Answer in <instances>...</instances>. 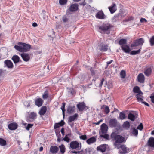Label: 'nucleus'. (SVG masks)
I'll return each instance as SVG.
<instances>
[{
    "mask_svg": "<svg viewBox=\"0 0 154 154\" xmlns=\"http://www.w3.org/2000/svg\"><path fill=\"white\" fill-rule=\"evenodd\" d=\"M108 127L107 125L105 124H103L101 126V131L100 133H101L102 134H106L107 131Z\"/></svg>",
    "mask_w": 154,
    "mask_h": 154,
    "instance_id": "10",
    "label": "nucleus"
},
{
    "mask_svg": "<svg viewBox=\"0 0 154 154\" xmlns=\"http://www.w3.org/2000/svg\"><path fill=\"white\" fill-rule=\"evenodd\" d=\"M133 92L134 93L137 94H139L142 92L140 90L139 87L137 86H135L134 87L133 89Z\"/></svg>",
    "mask_w": 154,
    "mask_h": 154,
    "instance_id": "34",
    "label": "nucleus"
},
{
    "mask_svg": "<svg viewBox=\"0 0 154 154\" xmlns=\"http://www.w3.org/2000/svg\"><path fill=\"white\" fill-rule=\"evenodd\" d=\"M66 103H62V106L61 107V109L62 111V113L63 116V117L65 116V106Z\"/></svg>",
    "mask_w": 154,
    "mask_h": 154,
    "instance_id": "41",
    "label": "nucleus"
},
{
    "mask_svg": "<svg viewBox=\"0 0 154 154\" xmlns=\"http://www.w3.org/2000/svg\"><path fill=\"white\" fill-rule=\"evenodd\" d=\"M20 55L23 60L25 62L29 61L30 59V55L28 53L23 52Z\"/></svg>",
    "mask_w": 154,
    "mask_h": 154,
    "instance_id": "7",
    "label": "nucleus"
},
{
    "mask_svg": "<svg viewBox=\"0 0 154 154\" xmlns=\"http://www.w3.org/2000/svg\"><path fill=\"white\" fill-rule=\"evenodd\" d=\"M78 8V5L77 4H74L72 5L69 7V10L72 12L76 11Z\"/></svg>",
    "mask_w": 154,
    "mask_h": 154,
    "instance_id": "16",
    "label": "nucleus"
},
{
    "mask_svg": "<svg viewBox=\"0 0 154 154\" xmlns=\"http://www.w3.org/2000/svg\"><path fill=\"white\" fill-rule=\"evenodd\" d=\"M78 117V114L77 113L75 114L74 115L69 116L68 119V122H71L75 120H77Z\"/></svg>",
    "mask_w": 154,
    "mask_h": 154,
    "instance_id": "20",
    "label": "nucleus"
},
{
    "mask_svg": "<svg viewBox=\"0 0 154 154\" xmlns=\"http://www.w3.org/2000/svg\"><path fill=\"white\" fill-rule=\"evenodd\" d=\"M132 133L134 136H137L138 134V131L135 128H134L132 129Z\"/></svg>",
    "mask_w": 154,
    "mask_h": 154,
    "instance_id": "48",
    "label": "nucleus"
},
{
    "mask_svg": "<svg viewBox=\"0 0 154 154\" xmlns=\"http://www.w3.org/2000/svg\"><path fill=\"white\" fill-rule=\"evenodd\" d=\"M64 122L62 120L60 122L57 123H56L54 125V128L55 130L56 129L60 126H62L64 124Z\"/></svg>",
    "mask_w": 154,
    "mask_h": 154,
    "instance_id": "24",
    "label": "nucleus"
},
{
    "mask_svg": "<svg viewBox=\"0 0 154 154\" xmlns=\"http://www.w3.org/2000/svg\"><path fill=\"white\" fill-rule=\"evenodd\" d=\"M81 144H79V143L76 141H72L70 143V146L72 149H77L80 150L81 148Z\"/></svg>",
    "mask_w": 154,
    "mask_h": 154,
    "instance_id": "4",
    "label": "nucleus"
},
{
    "mask_svg": "<svg viewBox=\"0 0 154 154\" xmlns=\"http://www.w3.org/2000/svg\"><path fill=\"white\" fill-rule=\"evenodd\" d=\"M48 91H46L44 92V94H43L42 98L44 99H46L48 97Z\"/></svg>",
    "mask_w": 154,
    "mask_h": 154,
    "instance_id": "45",
    "label": "nucleus"
},
{
    "mask_svg": "<svg viewBox=\"0 0 154 154\" xmlns=\"http://www.w3.org/2000/svg\"><path fill=\"white\" fill-rule=\"evenodd\" d=\"M103 108H105V112L106 114H108L109 112V109L108 106L106 105H103L101 107V109H102Z\"/></svg>",
    "mask_w": 154,
    "mask_h": 154,
    "instance_id": "35",
    "label": "nucleus"
},
{
    "mask_svg": "<svg viewBox=\"0 0 154 154\" xmlns=\"http://www.w3.org/2000/svg\"><path fill=\"white\" fill-rule=\"evenodd\" d=\"M6 142L5 140L2 138H0V145L2 146L6 145Z\"/></svg>",
    "mask_w": 154,
    "mask_h": 154,
    "instance_id": "43",
    "label": "nucleus"
},
{
    "mask_svg": "<svg viewBox=\"0 0 154 154\" xmlns=\"http://www.w3.org/2000/svg\"><path fill=\"white\" fill-rule=\"evenodd\" d=\"M71 136L70 134H68L65 135V137L62 140V141L64 140L67 143L69 142L70 139L68 137V136L70 137Z\"/></svg>",
    "mask_w": 154,
    "mask_h": 154,
    "instance_id": "37",
    "label": "nucleus"
},
{
    "mask_svg": "<svg viewBox=\"0 0 154 154\" xmlns=\"http://www.w3.org/2000/svg\"><path fill=\"white\" fill-rule=\"evenodd\" d=\"M141 103L144 104L145 105L147 106L148 107L149 106V105L145 101H141Z\"/></svg>",
    "mask_w": 154,
    "mask_h": 154,
    "instance_id": "61",
    "label": "nucleus"
},
{
    "mask_svg": "<svg viewBox=\"0 0 154 154\" xmlns=\"http://www.w3.org/2000/svg\"><path fill=\"white\" fill-rule=\"evenodd\" d=\"M152 73V69L151 68L149 67L146 69L144 71V73L145 75L148 76H149Z\"/></svg>",
    "mask_w": 154,
    "mask_h": 154,
    "instance_id": "31",
    "label": "nucleus"
},
{
    "mask_svg": "<svg viewBox=\"0 0 154 154\" xmlns=\"http://www.w3.org/2000/svg\"><path fill=\"white\" fill-rule=\"evenodd\" d=\"M127 43V40L125 39H120L119 42V44L121 46L126 44Z\"/></svg>",
    "mask_w": 154,
    "mask_h": 154,
    "instance_id": "39",
    "label": "nucleus"
},
{
    "mask_svg": "<svg viewBox=\"0 0 154 154\" xmlns=\"http://www.w3.org/2000/svg\"><path fill=\"white\" fill-rule=\"evenodd\" d=\"M24 104L25 106L27 107H29L30 106L29 103L27 101H25L24 102Z\"/></svg>",
    "mask_w": 154,
    "mask_h": 154,
    "instance_id": "58",
    "label": "nucleus"
},
{
    "mask_svg": "<svg viewBox=\"0 0 154 154\" xmlns=\"http://www.w3.org/2000/svg\"><path fill=\"white\" fill-rule=\"evenodd\" d=\"M113 62L112 60H111L109 61H108L106 62V63L107 65H109V64H110L112 63V62Z\"/></svg>",
    "mask_w": 154,
    "mask_h": 154,
    "instance_id": "63",
    "label": "nucleus"
},
{
    "mask_svg": "<svg viewBox=\"0 0 154 154\" xmlns=\"http://www.w3.org/2000/svg\"><path fill=\"white\" fill-rule=\"evenodd\" d=\"M140 21L141 23L146 22H147V20L146 19L143 18L140 19Z\"/></svg>",
    "mask_w": 154,
    "mask_h": 154,
    "instance_id": "57",
    "label": "nucleus"
},
{
    "mask_svg": "<svg viewBox=\"0 0 154 154\" xmlns=\"http://www.w3.org/2000/svg\"><path fill=\"white\" fill-rule=\"evenodd\" d=\"M150 97L151 98L152 102L154 103V93L152 94Z\"/></svg>",
    "mask_w": 154,
    "mask_h": 154,
    "instance_id": "55",
    "label": "nucleus"
},
{
    "mask_svg": "<svg viewBox=\"0 0 154 154\" xmlns=\"http://www.w3.org/2000/svg\"><path fill=\"white\" fill-rule=\"evenodd\" d=\"M117 123L116 119H112L110 120L109 125L112 127H115L117 125Z\"/></svg>",
    "mask_w": 154,
    "mask_h": 154,
    "instance_id": "14",
    "label": "nucleus"
},
{
    "mask_svg": "<svg viewBox=\"0 0 154 154\" xmlns=\"http://www.w3.org/2000/svg\"><path fill=\"white\" fill-rule=\"evenodd\" d=\"M17 128V125L15 123H12L9 124L8 125V128L11 130L16 129Z\"/></svg>",
    "mask_w": 154,
    "mask_h": 154,
    "instance_id": "13",
    "label": "nucleus"
},
{
    "mask_svg": "<svg viewBox=\"0 0 154 154\" xmlns=\"http://www.w3.org/2000/svg\"><path fill=\"white\" fill-rule=\"evenodd\" d=\"M100 134L101 137H102L104 138L108 139L109 138V135L107 134H100Z\"/></svg>",
    "mask_w": 154,
    "mask_h": 154,
    "instance_id": "49",
    "label": "nucleus"
},
{
    "mask_svg": "<svg viewBox=\"0 0 154 154\" xmlns=\"http://www.w3.org/2000/svg\"><path fill=\"white\" fill-rule=\"evenodd\" d=\"M104 79L102 78V80H101V82L99 85V87H101L102 85H103V82L104 81Z\"/></svg>",
    "mask_w": 154,
    "mask_h": 154,
    "instance_id": "60",
    "label": "nucleus"
},
{
    "mask_svg": "<svg viewBox=\"0 0 154 154\" xmlns=\"http://www.w3.org/2000/svg\"><path fill=\"white\" fill-rule=\"evenodd\" d=\"M123 127L125 128L128 129L130 127V124L129 122L126 121L124 122L123 125Z\"/></svg>",
    "mask_w": 154,
    "mask_h": 154,
    "instance_id": "36",
    "label": "nucleus"
},
{
    "mask_svg": "<svg viewBox=\"0 0 154 154\" xmlns=\"http://www.w3.org/2000/svg\"><path fill=\"white\" fill-rule=\"evenodd\" d=\"M20 59L19 57L16 55L13 56L12 58V60L15 64L18 63Z\"/></svg>",
    "mask_w": 154,
    "mask_h": 154,
    "instance_id": "32",
    "label": "nucleus"
},
{
    "mask_svg": "<svg viewBox=\"0 0 154 154\" xmlns=\"http://www.w3.org/2000/svg\"><path fill=\"white\" fill-rule=\"evenodd\" d=\"M96 17L99 19H104L106 18L104 13L102 11H99L96 14Z\"/></svg>",
    "mask_w": 154,
    "mask_h": 154,
    "instance_id": "11",
    "label": "nucleus"
},
{
    "mask_svg": "<svg viewBox=\"0 0 154 154\" xmlns=\"http://www.w3.org/2000/svg\"><path fill=\"white\" fill-rule=\"evenodd\" d=\"M33 125V124H28L26 127V129L27 130H29L30 128H31Z\"/></svg>",
    "mask_w": 154,
    "mask_h": 154,
    "instance_id": "52",
    "label": "nucleus"
},
{
    "mask_svg": "<svg viewBox=\"0 0 154 154\" xmlns=\"http://www.w3.org/2000/svg\"><path fill=\"white\" fill-rule=\"evenodd\" d=\"M58 147L56 146H52L50 148V151L52 153H56L58 151Z\"/></svg>",
    "mask_w": 154,
    "mask_h": 154,
    "instance_id": "23",
    "label": "nucleus"
},
{
    "mask_svg": "<svg viewBox=\"0 0 154 154\" xmlns=\"http://www.w3.org/2000/svg\"><path fill=\"white\" fill-rule=\"evenodd\" d=\"M108 8L111 13H114L116 10V7L115 4L113 3L112 5L109 7Z\"/></svg>",
    "mask_w": 154,
    "mask_h": 154,
    "instance_id": "22",
    "label": "nucleus"
},
{
    "mask_svg": "<svg viewBox=\"0 0 154 154\" xmlns=\"http://www.w3.org/2000/svg\"><path fill=\"white\" fill-rule=\"evenodd\" d=\"M148 146L154 148V138L150 137L148 142Z\"/></svg>",
    "mask_w": 154,
    "mask_h": 154,
    "instance_id": "19",
    "label": "nucleus"
},
{
    "mask_svg": "<svg viewBox=\"0 0 154 154\" xmlns=\"http://www.w3.org/2000/svg\"><path fill=\"white\" fill-rule=\"evenodd\" d=\"M63 22H66L68 20V19L66 17L63 16Z\"/></svg>",
    "mask_w": 154,
    "mask_h": 154,
    "instance_id": "59",
    "label": "nucleus"
},
{
    "mask_svg": "<svg viewBox=\"0 0 154 154\" xmlns=\"http://www.w3.org/2000/svg\"><path fill=\"white\" fill-rule=\"evenodd\" d=\"M120 75L122 78H125L126 75L125 71V70H122L120 72Z\"/></svg>",
    "mask_w": 154,
    "mask_h": 154,
    "instance_id": "44",
    "label": "nucleus"
},
{
    "mask_svg": "<svg viewBox=\"0 0 154 154\" xmlns=\"http://www.w3.org/2000/svg\"><path fill=\"white\" fill-rule=\"evenodd\" d=\"M150 45L151 46L154 45V36H152L149 40Z\"/></svg>",
    "mask_w": 154,
    "mask_h": 154,
    "instance_id": "47",
    "label": "nucleus"
},
{
    "mask_svg": "<svg viewBox=\"0 0 154 154\" xmlns=\"http://www.w3.org/2000/svg\"><path fill=\"white\" fill-rule=\"evenodd\" d=\"M100 48H99L100 50L102 51H106L108 49V45L106 44H100Z\"/></svg>",
    "mask_w": 154,
    "mask_h": 154,
    "instance_id": "25",
    "label": "nucleus"
},
{
    "mask_svg": "<svg viewBox=\"0 0 154 154\" xmlns=\"http://www.w3.org/2000/svg\"><path fill=\"white\" fill-rule=\"evenodd\" d=\"M55 132L56 136L57 137H60L61 136L59 131L55 130Z\"/></svg>",
    "mask_w": 154,
    "mask_h": 154,
    "instance_id": "53",
    "label": "nucleus"
},
{
    "mask_svg": "<svg viewBox=\"0 0 154 154\" xmlns=\"http://www.w3.org/2000/svg\"><path fill=\"white\" fill-rule=\"evenodd\" d=\"M140 49H139L137 50L132 51L130 53V54L131 55H136L140 53Z\"/></svg>",
    "mask_w": 154,
    "mask_h": 154,
    "instance_id": "42",
    "label": "nucleus"
},
{
    "mask_svg": "<svg viewBox=\"0 0 154 154\" xmlns=\"http://www.w3.org/2000/svg\"><path fill=\"white\" fill-rule=\"evenodd\" d=\"M135 115H134L132 113H129L128 115V118L132 121H134L137 118Z\"/></svg>",
    "mask_w": 154,
    "mask_h": 154,
    "instance_id": "33",
    "label": "nucleus"
},
{
    "mask_svg": "<svg viewBox=\"0 0 154 154\" xmlns=\"http://www.w3.org/2000/svg\"><path fill=\"white\" fill-rule=\"evenodd\" d=\"M97 149L98 151H101L102 152H105L106 150V145H101L98 146Z\"/></svg>",
    "mask_w": 154,
    "mask_h": 154,
    "instance_id": "17",
    "label": "nucleus"
},
{
    "mask_svg": "<svg viewBox=\"0 0 154 154\" xmlns=\"http://www.w3.org/2000/svg\"><path fill=\"white\" fill-rule=\"evenodd\" d=\"M17 44L18 45H15L14 48L16 50L23 53L29 51L31 47L30 45L21 42H18Z\"/></svg>",
    "mask_w": 154,
    "mask_h": 154,
    "instance_id": "2",
    "label": "nucleus"
},
{
    "mask_svg": "<svg viewBox=\"0 0 154 154\" xmlns=\"http://www.w3.org/2000/svg\"><path fill=\"white\" fill-rule=\"evenodd\" d=\"M75 110V108L74 106H69L68 107L67 109L68 113L69 114H71L74 112Z\"/></svg>",
    "mask_w": 154,
    "mask_h": 154,
    "instance_id": "29",
    "label": "nucleus"
},
{
    "mask_svg": "<svg viewBox=\"0 0 154 154\" xmlns=\"http://www.w3.org/2000/svg\"><path fill=\"white\" fill-rule=\"evenodd\" d=\"M91 149L89 148H88L85 149V152H84V151L83 150L82 153L83 154H87L88 153L91 152Z\"/></svg>",
    "mask_w": 154,
    "mask_h": 154,
    "instance_id": "46",
    "label": "nucleus"
},
{
    "mask_svg": "<svg viewBox=\"0 0 154 154\" xmlns=\"http://www.w3.org/2000/svg\"><path fill=\"white\" fill-rule=\"evenodd\" d=\"M5 64L9 68H12L13 67L12 62L9 60H7L4 61Z\"/></svg>",
    "mask_w": 154,
    "mask_h": 154,
    "instance_id": "15",
    "label": "nucleus"
},
{
    "mask_svg": "<svg viewBox=\"0 0 154 154\" xmlns=\"http://www.w3.org/2000/svg\"><path fill=\"white\" fill-rule=\"evenodd\" d=\"M119 118L121 120H123L126 118L125 114L123 112H121L119 114Z\"/></svg>",
    "mask_w": 154,
    "mask_h": 154,
    "instance_id": "40",
    "label": "nucleus"
},
{
    "mask_svg": "<svg viewBox=\"0 0 154 154\" xmlns=\"http://www.w3.org/2000/svg\"><path fill=\"white\" fill-rule=\"evenodd\" d=\"M80 4L81 5H85L86 4V3L85 2V1H84L83 2H81L80 3Z\"/></svg>",
    "mask_w": 154,
    "mask_h": 154,
    "instance_id": "64",
    "label": "nucleus"
},
{
    "mask_svg": "<svg viewBox=\"0 0 154 154\" xmlns=\"http://www.w3.org/2000/svg\"><path fill=\"white\" fill-rule=\"evenodd\" d=\"M143 93L142 92L139 94H137L136 95V97L138 102H141L143 100Z\"/></svg>",
    "mask_w": 154,
    "mask_h": 154,
    "instance_id": "12",
    "label": "nucleus"
},
{
    "mask_svg": "<svg viewBox=\"0 0 154 154\" xmlns=\"http://www.w3.org/2000/svg\"><path fill=\"white\" fill-rule=\"evenodd\" d=\"M121 47L122 49L125 53H129L131 51L130 48L128 45H122Z\"/></svg>",
    "mask_w": 154,
    "mask_h": 154,
    "instance_id": "21",
    "label": "nucleus"
},
{
    "mask_svg": "<svg viewBox=\"0 0 154 154\" xmlns=\"http://www.w3.org/2000/svg\"><path fill=\"white\" fill-rule=\"evenodd\" d=\"M144 40L143 38H141L136 40L131 45L132 47H136L140 45H142L144 42Z\"/></svg>",
    "mask_w": 154,
    "mask_h": 154,
    "instance_id": "5",
    "label": "nucleus"
},
{
    "mask_svg": "<svg viewBox=\"0 0 154 154\" xmlns=\"http://www.w3.org/2000/svg\"><path fill=\"white\" fill-rule=\"evenodd\" d=\"M67 2V0H59V2L60 4L63 5L66 4Z\"/></svg>",
    "mask_w": 154,
    "mask_h": 154,
    "instance_id": "50",
    "label": "nucleus"
},
{
    "mask_svg": "<svg viewBox=\"0 0 154 154\" xmlns=\"http://www.w3.org/2000/svg\"><path fill=\"white\" fill-rule=\"evenodd\" d=\"M47 110V108L46 106H42L41 107L40 110L39 112V114L41 116L44 115Z\"/></svg>",
    "mask_w": 154,
    "mask_h": 154,
    "instance_id": "30",
    "label": "nucleus"
},
{
    "mask_svg": "<svg viewBox=\"0 0 154 154\" xmlns=\"http://www.w3.org/2000/svg\"><path fill=\"white\" fill-rule=\"evenodd\" d=\"M60 149V152L62 153L63 154L65 151V148L63 144H62L59 146Z\"/></svg>",
    "mask_w": 154,
    "mask_h": 154,
    "instance_id": "38",
    "label": "nucleus"
},
{
    "mask_svg": "<svg viewBox=\"0 0 154 154\" xmlns=\"http://www.w3.org/2000/svg\"><path fill=\"white\" fill-rule=\"evenodd\" d=\"M79 138L81 139L85 140L87 138L86 135H82L79 137Z\"/></svg>",
    "mask_w": 154,
    "mask_h": 154,
    "instance_id": "54",
    "label": "nucleus"
},
{
    "mask_svg": "<svg viewBox=\"0 0 154 154\" xmlns=\"http://www.w3.org/2000/svg\"><path fill=\"white\" fill-rule=\"evenodd\" d=\"M143 128V126L142 123H140V125L137 127V129L142 130Z\"/></svg>",
    "mask_w": 154,
    "mask_h": 154,
    "instance_id": "51",
    "label": "nucleus"
},
{
    "mask_svg": "<svg viewBox=\"0 0 154 154\" xmlns=\"http://www.w3.org/2000/svg\"><path fill=\"white\" fill-rule=\"evenodd\" d=\"M113 27V26L108 23H103L99 27V29L104 32H106V34L109 33L110 29Z\"/></svg>",
    "mask_w": 154,
    "mask_h": 154,
    "instance_id": "3",
    "label": "nucleus"
},
{
    "mask_svg": "<svg viewBox=\"0 0 154 154\" xmlns=\"http://www.w3.org/2000/svg\"><path fill=\"white\" fill-rule=\"evenodd\" d=\"M77 107L80 111H82L86 108V106L83 102L79 103L77 105Z\"/></svg>",
    "mask_w": 154,
    "mask_h": 154,
    "instance_id": "9",
    "label": "nucleus"
},
{
    "mask_svg": "<svg viewBox=\"0 0 154 154\" xmlns=\"http://www.w3.org/2000/svg\"><path fill=\"white\" fill-rule=\"evenodd\" d=\"M120 149L119 150V152L121 154H125L128 153L129 152V149L127 148L126 146L125 145H119Z\"/></svg>",
    "mask_w": 154,
    "mask_h": 154,
    "instance_id": "6",
    "label": "nucleus"
},
{
    "mask_svg": "<svg viewBox=\"0 0 154 154\" xmlns=\"http://www.w3.org/2000/svg\"><path fill=\"white\" fill-rule=\"evenodd\" d=\"M61 132L62 134L63 135H64V129L63 128H62L61 129Z\"/></svg>",
    "mask_w": 154,
    "mask_h": 154,
    "instance_id": "62",
    "label": "nucleus"
},
{
    "mask_svg": "<svg viewBox=\"0 0 154 154\" xmlns=\"http://www.w3.org/2000/svg\"><path fill=\"white\" fill-rule=\"evenodd\" d=\"M96 141V138L94 137H93L88 139L86 140V142L88 144L90 145L91 143L95 142Z\"/></svg>",
    "mask_w": 154,
    "mask_h": 154,
    "instance_id": "28",
    "label": "nucleus"
},
{
    "mask_svg": "<svg viewBox=\"0 0 154 154\" xmlns=\"http://www.w3.org/2000/svg\"><path fill=\"white\" fill-rule=\"evenodd\" d=\"M111 137L115 141L113 145L115 147L118 149H119L120 144L125 141V138L122 136L118 135L116 132H113L112 133Z\"/></svg>",
    "mask_w": 154,
    "mask_h": 154,
    "instance_id": "1",
    "label": "nucleus"
},
{
    "mask_svg": "<svg viewBox=\"0 0 154 154\" xmlns=\"http://www.w3.org/2000/svg\"><path fill=\"white\" fill-rule=\"evenodd\" d=\"M35 102L36 105L38 107H40L42 105L43 101L41 98H38L35 100Z\"/></svg>",
    "mask_w": 154,
    "mask_h": 154,
    "instance_id": "27",
    "label": "nucleus"
},
{
    "mask_svg": "<svg viewBox=\"0 0 154 154\" xmlns=\"http://www.w3.org/2000/svg\"><path fill=\"white\" fill-rule=\"evenodd\" d=\"M138 81L140 83H143L144 82L145 77L144 75L142 73H140L137 77Z\"/></svg>",
    "mask_w": 154,
    "mask_h": 154,
    "instance_id": "18",
    "label": "nucleus"
},
{
    "mask_svg": "<svg viewBox=\"0 0 154 154\" xmlns=\"http://www.w3.org/2000/svg\"><path fill=\"white\" fill-rule=\"evenodd\" d=\"M122 18V15L120 13L114 16L112 18V20L113 22H115L117 20H120Z\"/></svg>",
    "mask_w": 154,
    "mask_h": 154,
    "instance_id": "26",
    "label": "nucleus"
},
{
    "mask_svg": "<svg viewBox=\"0 0 154 154\" xmlns=\"http://www.w3.org/2000/svg\"><path fill=\"white\" fill-rule=\"evenodd\" d=\"M37 114L34 112H31L29 114V120L30 122H33L35 120L36 118Z\"/></svg>",
    "mask_w": 154,
    "mask_h": 154,
    "instance_id": "8",
    "label": "nucleus"
},
{
    "mask_svg": "<svg viewBox=\"0 0 154 154\" xmlns=\"http://www.w3.org/2000/svg\"><path fill=\"white\" fill-rule=\"evenodd\" d=\"M72 153L74 154H83V150L80 151H72Z\"/></svg>",
    "mask_w": 154,
    "mask_h": 154,
    "instance_id": "56",
    "label": "nucleus"
}]
</instances>
